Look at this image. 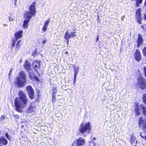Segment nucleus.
<instances>
[{
    "label": "nucleus",
    "mask_w": 146,
    "mask_h": 146,
    "mask_svg": "<svg viewBox=\"0 0 146 146\" xmlns=\"http://www.w3.org/2000/svg\"><path fill=\"white\" fill-rule=\"evenodd\" d=\"M19 98H16L14 104L16 110L19 112H21L22 109L26 106L27 102L25 94L23 91L20 90L19 93Z\"/></svg>",
    "instance_id": "f257e3e1"
},
{
    "label": "nucleus",
    "mask_w": 146,
    "mask_h": 146,
    "mask_svg": "<svg viewBox=\"0 0 146 146\" xmlns=\"http://www.w3.org/2000/svg\"><path fill=\"white\" fill-rule=\"evenodd\" d=\"M35 2L33 4L31 5L29 7V11H26L24 15V17L25 19L23 23V27L25 29H27L28 26V23L33 16L36 14Z\"/></svg>",
    "instance_id": "f03ea898"
},
{
    "label": "nucleus",
    "mask_w": 146,
    "mask_h": 146,
    "mask_svg": "<svg viewBox=\"0 0 146 146\" xmlns=\"http://www.w3.org/2000/svg\"><path fill=\"white\" fill-rule=\"evenodd\" d=\"M27 79L25 72L22 71L19 73V76L16 79V84L17 87L22 88L27 84Z\"/></svg>",
    "instance_id": "7ed1b4c3"
},
{
    "label": "nucleus",
    "mask_w": 146,
    "mask_h": 146,
    "mask_svg": "<svg viewBox=\"0 0 146 146\" xmlns=\"http://www.w3.org/2000/svg\"><path fill=\"white\" fill-rule=\"evenodd\" d=\"M135 108V111L136 115H139L141 114V110H142L144 115L146 116V105L145 104H142L139 105L136 104Z\"/></svg>",
    "instance_id": "20e7f679"
},
{
    "label": "nucleus",
    "mask_w": 146,
    "mask_h": 146,
    "mask_svg": "<svg viewBox=\"0 0 146 146\" xmlns=\"http://www.w3.org/2000/svg\"><path fill=\"white\" fill-rule=\"evenodd\" d=\"M91 129L90 123L89 122H88L85 124L82 123L80 125L79 129V131L82 133H84L86 132L89 133V131Z\"/></svg>",
    "instance_id": "39448f33"
},
{
    "label": "nucleus",
    "mask_w": 146,
    "mask_h": 146,
    "mask_svg": "<svg viewBox=\"0 0 146 146\" xmlns=\"http://www.w3.org/2000/svg\"><path fill=\"white\" fill-rule=\"evenodd\" d=\"M137 85L141 90H143L146 88V81L145 78L142 77L138 78Z\"/></svg>",
    "instance_id": "423d86ee"
},
{
    "label": "nucleus",
    "mask_w": 146,
    "mask_h": 146,
    "mask_svg": "<svg viewBox=\"0 0 146 146\" xmlns=\"http://www.w3.org/2000/svg\"><path fill=\"white\" fill-rule=\"evenodd\" d=\"M24 68L27 71L29 75V78H30L31 79L32 78V74L33 72V70L31 68V66L29 62L27 60L26 61L24 65Z\"/></svg>",
    "instance_id": "0eeeda50"
},
{
    "label": "nucleus",
    "mask_w": 146,
    "mask_h": 146,
    "mask_svg": "<svg viewBox=\"0 0 146 146\" xmlns=\"http://www.w3.org/2000/svg\"><path fill=\"white\" fill-rule=\"evenodd\" d=\"M75 32H71L69 33L67 31L65 32L64 35V38L67 41V43L68 44L69 39L70 38H73L74 36H76L77 35L76 34Z\"/></svg>",
    "instance_id": "6e6552de"
},
{
    "label": "nucleus",
    "mask_w": 146,
    "mask_h": 146,
    "mask_svg": "<svg viewBox=\"0 0 146 146\" xmlns=\"http://www.w3.org/2000/svg\"><path fill=\"white\" fill-rule=\"evenodd\" d=\"M26 91L29 97L31 99L34 98V92L32 87L30 85H29L26 87Z\"/></svg>",
    "instance_id": "1a4fd4ad"
},
{
    "label": "nucleus",
    "mask_w": 146,
    "mask_h": 146,
    "mask_svg": "<svg viewBox=\"0 0 146 146\" xmlns=\"http://www.w3.org/2000/svg\"><path fill=\"white\" fill-rule=\"evenodd\" d=\"M134 57L137 61L139 62L141 60V55L139 50H136L134 54Z\"/></svg>",
    "instance_id": "9d476101"
},
{
    "label": "nucleus",
    "mask_w": 146,
    "mask_h": 146,
    "mask_svg": "<svg viewBox=\"0 0 146 146\" xmlns=\"http://www.w3.org/2000/svg\"><path fill=\"white\" fill-rule=\"evenodd\" d=\"M139 127H140L141 126V125H142L143 129L146 132V122L143 121L141 118H139ZM145 140L146 141V135L145 136Z\"/></svg>",
    "instance_id": "9b49d317"
},
{
    "label": "nucleus",
    "mask_w": 146,
    "mask_h": 146,
    "mask_svg": "<svg viewBox=\"0 0 146 146\" xmlns=\"http://www.w3.org/2000/svg\"><path fill=\"white\" fill-rule=\"evenodd\" d=\"M85 140L82 137H80L77 139L76 145L77 146H81L84 144Z\"/></svg>",
    "instance_id": "f8f14e48"
},
{
    "label": "nucleus",
    "mask_w": 146,
    "mask_h": 146,
    "mask_svg": "<svg viewBox=\"0 0 146 146\" xmlns=\"http://www.w3.org/2000/svg\"><path fill=\"white\" fill-rule=\"evenodd\" d=\"M32 66L35 70H37L40 67V62L37 60L34 61L33 62Z\"/></svg>",
    "instance_id": "ddd939ff"
},
{
    "label": "nucleus",
    "mask_w": 146,
    "mask_h": 146,
    "mask_svg": "<svg viewBox=\"0 0 146 146\" xmlns=\"http://www.w3.org/2000/svg\"><path fill=\"white\" fill-rule=\"evenodd\" d=\"M8 141L4 136H0V144L3 145L7 144Z\"/></svg>",
    "instance_id": "4468645a"
},
{
    "label": "nucleus",
    "mask_w": 146,
    "mask_h": 146,
    "mask_svg": "<svg viewBox=\"0 0 146 146\" xmlns=\"http://www.w3.org/2000/svg\"><path fill=\"white\" fill-rule=\"evenodd\" d=\"M143 40L142 36L140 34H138L137 44V47H139L142 44Z\"/></svg>",
    "instance_id": "2eb2a0df"
},
{
    "label": "nucleus",
    "mask_w": 146,
    "mask_h": 146,
    "mask_svg": "<svg viewBox=\"0 0 146 146\" xmlns=\"http://www.w3.org/2000/svg\"><path fill=\"white\" fill-rule=\"evenodd\" d=\"M23 33V31H22L20 30L15 33V36L17 40L18 38H20L22 37Z\"/></svg>",
    "instance_id": "dca6fc26"
},
{
    "label": "nucleus",
    "mask_w": 146,
    "mask_h": 146,
    "mask_svg": "<svg viewBox=\"0 0 146 146\" xmlns=\"http://www.w3.org/2000/svg\"><path fill=\"white\" fill-rule=\"evenodd\" d=\"M135 18L136 21L139 24H141V21L142 20L141 15H135Z\"/></svg>",
    "instance_id": "f3484780"
},
{
    "label": "nucleus",
    "mask_w": 146,
    "mask_h": 146,
    "mask_svg": "<svg viewBox=\"0 0 146 146\" xmlns=\"http://www.w3.org/2000/svg\"><path fill=\"white\" fill-rule=\"evenodd\" d=\"M33 108L31 106H30L29 107L27 108V111L28 113H32L33 111Z\"/></svg>",
    "instance_id": "a211bd4d"
},
{
    "label": "nucleus",
    "mask_w": 146,
    "mask_h": 146,
    "mask_svg": "<svg viewBox=\"0 0 146 146\" xmlns=\"http://www.w3.org/2000/svg\"><path fill=\"white\" fill-rule=\"evenodd\" d=\"M74 78H76L77 76L78 72L79 67H77L76 68L75 67L74 68Z\"/></svg>",
    "instance_id": "6ab92c4d"
},
{
    "label": "nucleus",
    "mask_w": 146,
    "mask_h": 146,
    "mask_svg": "<svg viewBox=\"0 0 146 146\" xmlns=\"http://www.w3.org/2000/svg\"><path fill=\"white\" fill-rule=\"evenodd\" d=\"M136 1V3L135 4V7H139V6L140 4L142 3L143 0H135Z\"/></svg>",
    "instance_id": "aec40b11"
},
{
    "label": "nucleus",
    "mask_w": 146,
    "mask_h": 146,
    "mask_svg": "<svg viewBox=\"0 0 146 146\" xmlns=\"http://www.w3.org/2000/svg\"><path fill=\"white\" fill-rule=\"evenodd\" d=\"M135 140V137H134L133 135H132L131 136L130 141L131 143V144H133Z\"/></svg>",
    "instance_id": "412c9836"
},
{
    "label": "nucleus",
    "mask_w": 146,
    "mask_h": 146,
    "mask_svg": "<svg viewBox=\"0 0 146 146\" xmlns=\"http://www.w3.org/2000/svg\"><path fill=\"white\" fill-rule=\"evenodd\" d=\"M141 15V8H139L137 9L136 11L135 15Z\"/></svg>",
    "instance_id": "4be33fe9"
},
{
    "label": "nucleus",
    "mask_w": 146,
    "mask_h": 146,
    "mask_svg": "<svg viewBox=\"0 0 146 146\" xmlns=\"http://www.w3.org/2000/svg\"><path fill=\"white\" fill-rule=\"evenodd\" d=\"M142 52L144 56L146 57V47H145L142 50Z\"/></svg>",
    "instance_id": "5701e85b"
},
{
    "label": "nucleus",
    "mask_w": 146,
    "mask_h": 146,
    "mask_svg": "<svg viewBox=\"0 0 146 146\" xmlns=\"http://www.w3.org/2000/svg\"><path fill=\"white\" fill-rule=\"evenodd\" d=\"M5 137L9 140H11V139L12 137L9 135L8 133L6 132L5 134Z\"/></svg>",
    "instance_id": "b1692460"
},
{
    "label": "nucleus",
    "mask_w": 146,
    "mask_h": 146,
    "mask_svg": "<svg viewBox=\"0 0 146 146\" xmlns=\"http://www.w3.org/2000/svg\"><path fill=\"white\" fill-rule=\"evenodd\" d=\"M50 21V19H48L45 22V23L44 25V26H45L47 27L48 25L49 22Z\"/></svg>",
    "instance_id": "393cba45"
},
{
    "label": "nucleus",
    "mask_w": 146,
    "mask_h": 146,
    "mask_svg": "<svg viewBox=\"0 0 146 146\" xmlns=\"http://www.w3.org/2000/svg\"><path fill=\"white\" fill-rule=\"evenodd\" d=\"M21 42V40H20L19 41H18V42H17V43L16 45V47L17 48H18L19 47H20L19 43Z\"/></svg>",
    "instance_id": "a878e982"
},
{
    "label": "nucleus",
    "mask_w": 146,
    "mask_h": 146,
    "mask_svg": "<svg viewBox=\"0 0 146 146\" xmlns=\"http://www.w3.org/2000/svg\"><path fill=\"white\" fill-rule=\"evenodd\" d=\"M52 102L53 103L55 102L56 101L55 97V96H54V95H53L52 96Z\"/></svg>",
    "instance_id": "bb28decb"
},
{
    "label": "nucleus",
    "mask_w": 146,
    "mask_h": 146,
    "mask_svg": "<svg viewBox=\"0 0 146 146\" xmlns=\"http://www.w3.org/2000/svg\"><path fill=\"white\" fill-rule=\"evenodd\" d=\"M47 27L45 26H43L42 28V30L44 32H45L47 30Z\"/></svg>",
    "instance_id": "cd10ccee"
},
{
    "label": "nucleus",
    "mask_w": 146,
    "mask_h": 146,
    "mask_svg": "<svg viewBox=\"0 0 146 146\" xmlns=\"http://www.w3.org/2000/svg\"><path fill=\"white\" fill-rule=\"evenodd\" d=\"M143 70L144 72L145 75L146 77V67H144L143 68Z\"/></svg>",
    "instance_id": "c85d7f7f"
},
{
    "label": "nucleus",
    "mask_w": 146,
    "mask_h": 146,
    "mask_svg": "<svg viewBox=\"0 0 146 146\" xmlns=\"http://www.w3.org/2000/svg\"><path fill=\"white\" fill-rule=\"evenodd\" d=\"M9 21L10 22L13 21V18H11L10 16H9Z\"/></svg>",
    "instance_id": "c756f323"
},
{
    "label": "nucleus",
    "mask_w": 146,
    "mask_h": 146,
    "mask_svg": "<svg viewBox=\"0 0 146 146\" xmlns=\"http://www.w3.org/2000/svg\"><path fill=\"white\" fill-rule=\"evenodd\" d=\"M14 117L15 118H16L17 119H19V116L17 115H14Z\"/></svg>",
    "instance_id": "7c9ffc66"
},
{
    "label": "nucleus",
    "mask_w": 146,
    "mask_h": 146,
    "mask_svg": "<svg viewBox=\"0 0 146 146\" xmlns=\"http://www.w3.org/2000/svg\"><path fill=\"white\" fill-rule=\"evenodd\" d=\"M15 42H13L12 44V47H11V49H12L13 47L14 46H15Z\"/></svg>",
    "instance_id": "2f4dec72"
},
{
    "label": "nucleus",
    "mask_w": 146,
    "mask_h": 146,
    "mask_svg": "<svg viewBox=\"0 0 146 146\" xmlns=\"http://www.w3.org/2000/svg\"><path fill=\"white\" fill-rule=\"evenodd\" d=\"M12 70H13V69L12 68L11 69L9 73V77L10 76V75H11V72H12Z\"/></svg>",
    "instance_id": "473e14b6"
},
{
    "label": "nucleus",
    "mask_w": 146,
    "mask_h": 146,
    "mask_svg": "<svg viewBox=\"0 0 146 146\" xmlns=\"http://www.w3.org/2000/svg\"><path fill=\"white\" fill-rule=\"evenodd\" d=\"M4 116H2L0 118V119L1 121H2L3 119H4Z\"/></svg>",
    "instance_id": "72a5a7b5"
},
{
    "label": "nucleus",
    "mask_w": 146,
    "mask_h": 146,
    "mask_svg": "<svg viewBox=\"0 0 146 146\" xmlns=\"http://www.w3.org/2000/svg\"><path fill=\"white\" fill-rule=\"evenodd\" d=\"M143 19L146 21V13H145L144 14Z\"/></svg>",
    "instance_id": "f704fd0d"
},
{
    "label": "nucleus",
    "mask_w": 146,
    "mask_h": 146,
    "mask_svg": "<svg viewBox=\"0 0 146 146\" xmlns=\"http://www.w3.org/2000/svg\"><path fill=\"white\" fill-rule=\"evenodd\" d=\"M35 80L36 81H39V78L37 76H35Z\"/></svg>",
    "instance_id": "c9c22d12"
},
{
    "label": "nucleus",
    "mask_w": 146,
    "mask_h": 146,
    "mask_svg": "<svg viewBox=\"0 0 146 146\" xmlns=\"http://www.w3.org/2000/svg\"><path fill=\"white\" fill-rule=\"evenodd\" d=\"M36 51H35L33 52V55H35L36 54Z\"/></svg>",
    "instance_id": "e433bc0d"
},
{
    "label": "nucleus",
    "mask_w": 146,
    "mask_h": 146,
    "mask_svg": "<svg viewBox=\"0 0 146 146\" xmlns=\"http://www.w3.org/2000/svg\"><path fill=\"white\" fill-rule=\"evenodd\" d=\"M17 0H14V3L15 5H16V4L17 2Z\"/></svg>",
    "instance_id": "4c0bfd02"
},
{
    "label": "nucleus",
    "mask_w": 146,
    "mask_h": 146,
    "mask_svg": "<svg viewBox=\"0 0 146 146\" xmlns=\"http://www.w3.org/2000/svg\"><path fill=\"white\" fill-rule=\"evenodd\" d=\"M99 40V36H98L97 38H96V41L97 42Z\"/></svg>",
    "instance_id": "58836bf2"
},
{
    "label": "nucleus",
    "mask_w": 146,
    "mask_h": 146,
    "mask_svg": "<svg viewBox=\"0 0 146 146\" xmlns=\"http://www.w3.org/2000/svg\"><path fill=\"white\" fill-rule=\"evenodd\" d=\"M76 78H74V84L76 82Z\"/></svg>",
    "instance_id": "ea45409f"
},
{
    "label": "nucleus",
    "mask_w": 146,
    "mask_h": 146,
    "mask_svg": "<svg viewBox=\"0 0 146 146\" xmlns=\"http://www.w3.org/2000/svg\"><path fill=\"white\" fill-rule=\"evenodd\" d=\"M140 135L142 138H144L145 139V136H143V135Z\"/></svg>",
    "instance_id": "a19ab883"
},
{
    "label": "nucleus",
    "mask_w": 146,
    "mask_h": 146,
    "mask_svg": "<svg viewBox=\"0 0 146 146\" xmlns=\"http://www.w3.org/2000/svg\"><path fill=\"white\" fill-rule=\"evenodd\" d=\"M75 142H74L72 145V146H74V145H75Z\"/></svg>",
    "instance_id": "79ce46f5"
},
{
    "label": "nucleus",
    "mask_w": 146,
    "mask_h": 146,
    "mask_svg": "<svg viewBox=\"0 0 146 146\" xmlns=\"http://www.w3.org/2000/svg\"><path fill=\"white\" fill-rule=\"evenodd\" d=\"M141 28H143V29H144V27L143 25L141 26Z\"/></svg>",
    "instance_id": "37998d69"
},
{
    "label": "nucleus",
    "mask_w": 146,
    "mask_h": 146,
    "mask_svg": "<svg viewBox=\"0 0 146 146\" xmlns=\"http://www.w3.org/2000/svg\"><path fill=\"white\" fill-rule=\"evenodd\" d=\"M4 26H7V24H4L3 25Z\"/></svg>",
    "instance_id": "c03bdc74"
},
{
    "label": "nucleus",
    "mask_w": 146,
    "mask_h": 146,
    "mask_svg": "<svg viewBox=\"0 0 146 146\" xmlns=\"http://www.w3.org/2000/svg\"><path fill=\"white\" fill-rule=\"evenodd\" d=\"M95 139H96V138H95V137H94L93 138V140H95Z\"/></svg>",
    "instance_id": "a18cd8bd"
},
{
    "label": "nucleus",
    "mask_w": 146,
    "mask_h": 146,
    "mask_svg": "<svg viewBox=\"0 0 146 146\" xmlns=\"http://www.w3.org/2000/svg\"><path fill=\"white\" fill-rule=\"evenodd\" d=\"M76 29H74V31H76Z\"/></svg>",
    "instance_id": "49530a36"
},
{
    "label": "nucleus",
    "mask_w": 146,
    "mask_h": 146,
    "mask_svg": "<svg viewBox=\"0 0 146 146\" xmlns=\"http://www.w3.org/2000/svg\"><path fill=\"white\" fill-rule=\"evenodd\" d=\"M43 43H45V41H43Z\"/></svg>",
    "instance_id": "de8ad7c7"
},
{
    "label": "nucleus",
    "mask_w": 146,
    "mask_h": 146,
    "mask_svg": "<svg viewBox=\"0 0 146 146\" xmlns=\"http://www.w3.org/2000/svg\"><path fill=\"white\" fill-rule=\"evenodd\" d=\"M146 5V1H145V5Z\"/></svg>",
    "instance_id": "09e8293b"
},
{
    "label": "nucleus",
    "mask_w": 146,
    "mask_h": 146,
    "mask_svg": "<svg viewBox=\"0 0 146 146\" xmlns=\"http://www.w3.org/2000/svg\"><path fill=\"white\" fill-rule=\"evenodd\" d=\"M123 18H125V16H124L123 17Z\"/></svg>",
    "instance_id": "8fccbe9b"
},
{
    "label": "nucleus",
    "mask_w": 146,
    "mask_h": 146,
    "mask_svg": "<svg viewBox=\"0 0 146 146\" xmlns=\"http://www.w3.org/2000/svg\"><path fill=\"white\" fill-rule=\"evenodd\" d=\"M137 141L136 142V143H137Z\"/></svg>",
    "instance_id": "3c124183"
},
{
    "label": "nucleus",
    "mask_w": 146,
    "mask_h": 146,
    "mask_svg": "<svg viewBox=\"0 0 146 146\" xmlns=\"http://www.w3.org/2000/svg\"><path fill=\"white\" fill-rule=\"evenodd\" d=\"M135 146H137V145H135Z\"/></svg>",
    "instance_id": "603ef678"
}]
</instances>
